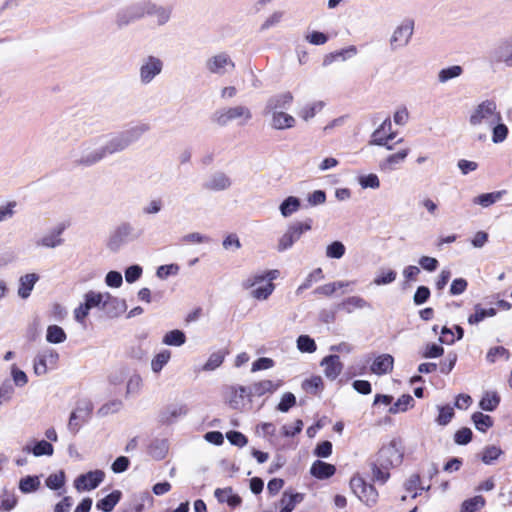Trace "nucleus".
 I'll use <instances>...</instances> for the list:
<instances>
[{
  "mask_svg": "<svg viewBox=\"0 0 512 512\" xmlns=\"http://www.w3.org/2000/svg\"><path fill=\"white\" fill-rule=\"evenodd\" d=\"M280 275L279 270L271 269L257 272L247 277L242 282V287L249 290V295L256 301H266L275 290L273 283Z\"/></svg>",
  "mask_w": 512,
  "mask_h": 512,
  "instance_id": "f257e3e1",
  "label": "nucleus"
},
{
  "mask_svg": "<svg viewBox=\"0 0 512 512\" xmlns=\"http://www.w3.org/2000/svg\"><path fill=\"white\" fill-rule=\"evenodd\" d=\"M148 130V125L141 124L119 133L99 137L105 157L124 151Z\"/></svg>",
  "mask_w": 512,
  "mask_h": 512,
  "instance_id": "f03ea898",
  "label": "nucleus"
},
{
  "mask_svg": "<svg viewBox=\"0 0 512 512\" xmlns=\"http://www.w3.org/2000/svg\"><path fill=\"white\" fill-rule=\"evenodd\" d=\"M498 120H502V115L497 104L493 100H484L471 110L468 121L474 129L481 130L483 127L488 128L495 124Z\"/></svg>",
  "mask_w": 512,
  "mask_h": 512,
  "instance_id": "7ed1b4c3",
  "label": "nucleus"
},
{
  "mask_svg": "<svg viewBox=\"0 0 512 512\" xmlns=\"http://www.w3.org/2000/svg\"><path fill=\"white\" fill-rule=\"evenodd\" d=\"M404 446L402 440L394 438L384 444L377 453V463L384 469L399 466L403 461Z\"/></svg>",
  "mask_w": 512,
  "mask_h": 512,
  "instance_id": "20e7f679",
  "label": "nucleus"
},
{
  "mask_svg": "<svg viewBox=\"0 0 512 512\" xmlns=\"http://www.w3.org/2000/svg\"><path fill=\"white\" fill-rule=\"evenodd\" d=\"M74 157L75 163L84 167H90L101 162L106 157L100 138H93L82 143Z\"/></svg>",
  "mask_w": 512,
  "mask_h": 512,
  "instance_id": "39448f33",
  "label": "nucleus"
},
{
  "mask_svg": "<svg viewBox=\"0 0 512 512\" xmlns=\"http://www.w3.org/2000/svg\"><path fill=\"white\" fill-rule=\"evenodd\" d=\"M252 118L250 109L246 106L238 105L217 110L212 121L219 126H226L232 121H237L239 125L247 124Z\"/></svg>",
  "mask_w": 512,
  "mask_h": 512,
  "instance_id": "423d86ee",
  "label": "nucleus"
},
{
  "mask_svg": "<svg viewBox=\"0 0 512 512\" xmlns=\"http://www.w3.org/2000/svg\"><path fill=\"white\" fill-rule=\"evenodd\" d=\"M93 408V404L89 399H78L70 413L68 429L73 433H78L81 427L91 419Z\"/></svg>",
  "mask_w": 512,
  "mask_h": 512,
  "instance_id": "0eeeda50",
  "label": "nucleus"
},
{
  "mask_svg": "<svg viewBox=\"0 0 512 512\" xmlns=\"http://www.w3.org/2000/svg\"><path fill=\"white\" fill-rule=\"evenodd\" d=\"M59 354L52 348H43L39 350L33 358L32 367L36 376H44L49 371L57 368Z\"/></svg>",
  "mask_w": 512,
  "mask_h": 512,
  "instance_id": "6e6552de",
  "label": "nucleus"
},
{
  "mask_svg": "<svg viewBox=\"0 0 512 512\" xmlns=\"http://www.w3.org/2000/svg\"><path fill=\"white\" fill-rule=\"evenodd\" d=\"M311 229L310 221L297 222L290 225L285 233L279 238L277 250L280 252L286 251L293 246V244L300 239L301 235Z\"/></svg>",
  "mask_w": 512,
  "mask_h": 512,
  "instance_id": "1a4fd4ad",
  "label": "nucleus"
},
{
  "mask_svg": "<svg viewBox=\"0 0 512 512\" xmlns=\"http://www.w3.org/2000/svg\"><path fill=\"white\" fill-rule=\"evenodd\" d=\"M350 488L353 493L367 506H373L378 498L376 489L367 484L360 476H354L350 480Z\"/></svg>",
  "mask_w": 512,
  "mask_h": 512,
  "instance_id": "9d476101",
  "label": "nucleus"
},
{
  "mask_svg": "<svg viewBox=\"0 0 512 512\" xmlns=\"http://www.w3.org/2000/svg\"><path fill=\"white\" fill-rule=\"evenodd\" d=\"M206 69L217 75H224L232 71L235 67L233 60L226 53H218L209 57L206 61Z\"/></svg>",
  "mask_w": 512,
  "mask_h": 512,
  "instance_id": "9b49d317",
  "label": "nucleus"
},
{
  "mask_svg": "<svg viewBox=\"0 0 512 512\" xmlns=\"http://www.w3.org/2000/svg\"><path fill=\"white\" fill-rule=\"evenodd\" d=\"M105 473L102 470H93L79 475L74 480V487L77 491H91L97 488L104 480Z\"/></svg>",
  "mask_w": 512,
  "mask_h": 512,
  "instance_id": "f8f14e48",
  "label": "nucleus"
},
{
  "mask_svg": "<svg viewBox=\"0 0 512 512\" xmlns=\"http://www.w3.org/2000/svg\"><path fill=\"white\" fill-rule=\"evenodd\" d=\"M162 68L163 62L159 58L150 56L144 59L139 69L141 83H150L156 76L161 73Z\"/></svg>",
  "mask_w": 512,
  "mask_h": 512,
  "instance_id": "ddd939ff",
  "label": "nucleus"
},
{
  "mask_svg": "<svg viewBox=\"0 0 512 512\" xmlns=\"http://www.w3.org/2000/svg\"><path fill=\"white\" fill-rule=\"evenodd\" d=\"M84 301L88 304L90 309L99 308L105 310L108 306L114 305L118 299L109 292L91 290L84 295Z\"/></svg>",
  "mask_w": 512,
  "mask_h": 512,
  "instance_id": "4468645a",
  "label": "nucleus"
},
{
  "mask_svg": "<svg viewBox=\"0 0 512 512\" xmlns=\"http://www.w3.org/2000/svg\"><path fill=\"white\" fill-rule=\"evenodd\" d=\"M395 138V133L392 129L391 121L386 119L381 125L373 132L371 143L378 146H383L388 150L393 147L389 145V141Z\"/></svg>",
  "mask_w": 512,
  "mask_h": 512,
  "instance_id": "2eb2a0df",
  "label": "nucleus"
},
{
  "mask_svg": "<svg viewBox=\"0 0 512 512\" xmlns=\"http://www.w3.org/2000/svg\"><path fill=\"white\" fill-rule=\"evenodd\" d=\"M265 115L269 117L270 126L276 130H286L295 127L296 119L285 110L268 111Z\"/></svg>",
  "mask_w": 512,
  "mask_h": 512,
  "instance_id": "dca6fc26",
  "label": "nucleus"
},
{
  "mask_svg": "<svg viewBox=\"0 0 512 512\" xmlns=\"http://www.w3.org/2000/svg\"><path fill=\"white\" fill-rule=\"evenodd\" d=\"M63 228H55L42 234L35 240L36 248L55 249L64 242L62 238Z\"/></svg>",
  "mask_w": 512,
  "mask_h": 512,
  "instance_id": "f3484780",
  "label": "nucleus"
},
{
  "mask_svg": "<svg viewBox=\"0 0 512 512\" xmlns=\"http://www.w3.org/2000/svg\"><path fill=\"white\" fill-rule=\"evenodd\" d=\"M320 366L323 368L325 377L329 380H335L342 373L344 367L340 357L336 354L325 356L321 360Z\"/></svg>",
  "mask_w": 512,
  "mask_h": 512,
  "instance_id": "a211bd4d",
  "label": "nucleus"
},
{
  "mask_svg": "<svg viewBox=\"0 0 512 512\" xmlns=\"http://www.w3.org/2000/svg\"><path fill=\"white\" fill-rule=\"evenodd\" d=\"M293 99L294 97L291 92H282L274 95L268 99L265 112L286 110L292 105Z\"/></svg>",
  "mask_w": 512,
  "mask_h": 512,
  "instance_id": "6ab92c4d",
  "label": "nucleus"
},
{
  "mask_svg": "<svg viewBox=\"0 0 512 512\" xmlns=\"http://www.w3.org/2000/svg\"><path fill=\"white\" fill-rule=\"evenodd\" d=\"M410 153V149L408 147L402 148L396 153L388 155L385 159H383L380 164L379 168L382 171H393L398 166H400L402 163L405 162L406 158L408 157Z\"/></svg>",
  "mask_w": 512,
  "mask_h": 512,
  "instance_id": "aec40b11",
  "label": "nucleus"
},
{
  "mask_svg": "<svg viewBox=\"0 0 512 512\" xmlns=\"http://www.w3.org/2000/svg\"><path fill=\"white\" fill-rule=\"evenodd\" d=\"M394 358L390 354H380L374 358L370 370L373 374L384 375L393 370Z\"/></svg>",
  "mask_w": 512,
  "mask_h": 512,
  "instance_id": "412c9836",
  "label": "nucleus"
},
{
  "mask_svg": "<svg viewBox=\"0 0 512 512\" xmlns=\"http://www.w3.org/2000/svg\"><path fill=\"white\" fill-rule=\"evenodd\" d=\"M38 280L39 276L36 273H27L22 275L18 280L17 295L21 299H27L30 297Z\"/></svg>",
  "mask_w": 512,
  "mask_h": 512,
  "instance_id": "4be33fe9",
  "label": "nucleus"
},
{
  "mask_svg": "<svg viewBox=\"0 0 512 512\" xmlns=\"http://www.w3.org/2000/svg\"><path fill=\"white\" fill-rule=\"evenodd\" d=\"M282 385L281 381L274 382L272 380H261L252 384L250 388V396H263L267 393L275 392Z\"/></svg>",
  "mask_w": 512,
  "mask_h": 512,
  "instance_id": "5701e85b",
  "label": "nucleus"
},
{
  "mask_svg": "<svg viewBox=\"0 0 512 512\" xmlns=\"http://www.w3.org/2000/svg\"><path fill=\"white\" fill-rule=\"evenodd\" d=\"M335 471L334 465L320 460L315 461L310 468L311 475L318 479H327L333 476Z\"/></svg>",
  "mask_w": 512,
  "mask_h": 512,
  "instance_id": "b1692460",
  "label": "nucleus"
},
{
  "mask_svg": "<svg viewBox=\"0 0 512 512\" xmlns=\"http://www.w3.org/2000/svg\"><path fill=\"white\" fill-rule=\"evenodd\" d=\"M214 496L220 503H227L232 508L241 504V498L234 494L232 488L229 487L216 489Z\"/></svg>",
  "mask_w": 512,
  "mask_h": 512,
  "instance_id": "393cba45",
  "label": "nucleus"
},
{
  "mask_svg": "<svg viewBox=\"0 0 512 512\" xmlns=\"http://www.w3.org/2000/svg\"><path fill=\"white\" fill-rule=\"evenodd\" d=\"M231 184L232 182L227 175L223 173H216L209 178L205 186L207 189L212 191H223L228 189Z\"/></svg>",
  "mask_w": 512,
  "mask_h": 512,
  "instance_id": "a878e982",
  "label": "nucleus"
},
{
  "mask_svg": "<svg viewBox=\"0 0 512 512\" xmlns=\"http://www.w3.org/2000/svg\"><path fill=\"white\" fill-rule=\"evenodd\" d=\"M172 356V353L168 349H162L156 353L151 359V370L155 374H159L162 369L168 364Z\"/></svg>",
  "mask_w": 512,
  "mask_h": 512,
  "instance_id": "bb28decb",
  "label": "nucleus"
},
{
  "mask_svg": "<svg viewBox=\"0 0 512 512\" xmlns=\"http://www.w3.org/2000/svg\"><path fill=\"white\" fill-rule=\"evenodd\" d=\"M250 397L247 388L243 386L231 387L229 395V404L234 409H239L243 406L244 399Z\"/></svg>",
  "mask_w": 512,
  "mask_h": 512,
  "instance_id": "cd10ccee",
  "label": "nucleus"
},
{
  "mask_svg": "<svg viewBox=\"0 0 512 512\" xmlns=\"http://www.w3.org/2000/svg\"><path fill=\"white\" fill-rule=\"evenodd\" d=\"M300 207V199L295 196H289L281 202L279 211L283 217L287 218L296 213Z\"/></svg>",
  "mask_w": 512,
  "mask_h": 512,
  "instance_id": "c85d7f7f",
  "label": "nucleus"
},
{
  "mask_svg": "<svg viewBox=\"0 0 512 512\" xmlns=\"http://www.w3.org/2000/svg\"><path fill=\"white\" fill-rule=\"evenodd\" d=\"M463 73V68L460 65H452L442 68L437 75L438 82L445 84L450 80L460 77Z\"/></svg>",
  "mask_w": 512,
  "mask_h": 512,
  "instance_id": "c756f323",
  "label": "nucleus"
},
{
  "mask_svg": "<svg viewBox=\"0 0 512 512\" xmlns=\"http://www.w3.org/2000/svg\"><path fill=\"white\" fill-rule=\"evenodd\" d=\"M45 338L50 344H61L66 341L67 335L62 327L54 324L47 327Z\"/></svg>",
  "mask_w": 512,
  "mask_h": 512,
  "instance_id": "7c9ffc66",
  "label": "nucleus"
},
{
  "mask_svg": "<svg viewBox=\"0 0 512 512\" xmlns=\"http://www.w3.org/2000/svg\"><path fill=\"white\" fill-rule=\"evenodd\" d=\"M488 129H491L492 131L491 141L494 144L503 143L508 137V127L502 122V120H498L495 124L489 126Z\"/></svg>",
  "mask_w": 512,
  "mask_h": 512,
  "instance_id": "2f4dec72",
  "label": "nucleus"
},
{
  "mask_svg": "<svg viewBox=\"0 0 512 512\" xmlns=\"http://www.w3.org/2000/svg\"><path fill=\"white\" fill-rule=\"evenodd\" d=\"M186 342V335L179 329L168 331L162 338V343L167 346L180 347Z\"/></svg>",
  "mask_w": 512,
  "mask_h": 512,
  "instance_id": "473e14b6",
  "label": "nucleus"
},
{
  "mask_svg": "<svg viewBox=\"0 0 512 512\" xmlns=\"http://www.w3.org/2000/svg\"><path fill=\"white\" fill-rule=\"evenodd\" d=\"M121 498V492L118 490L113 491L103 499L99 500L96 504L97 509L103 512H110L114 509Z\"/></svg>",
  "mask_w": 512,
  "mask_h": 512,
  "instance_id": "72a5a7b5",
  "label": "nucleus"
},
{
  "mask_svg": "<svg viewBox=\"0 0 512 512\" xmlns=\"http://www.w3.org/2000/svg\"><path fill=\"white\" fill-rule=\"evenodd\" d=\"M324 107V103L322 101H314L304 105L300 111L299 116L304 121H309L314 118Z\"/></svg>",
  "mask_w": 512,
  "mask_h": 512,
  "instance_id": "f704fd0d",
  "label": "nucleus"
},
{
  "mask_svg": "<svg viewBox=\"0 0 512 512\" xmlns=\"http://www.w3.org/2000/svg\"><path fill=\"white\" fill-rule=\"evenodd\" d=\"M504 194L505 191H496L491 193L480 194L473 199V203L486 208L499 201Z\"/></svg>",
  "mask_w": 512,
  "mask_h": 512,
  "instance_id": "c9c22d12",
  "label": "nucleus"
},
{
  "mask_svg": "<svg viewBox=\"0 0 512 512\" xmlns=\"http://www.w3.org/2000/svg\"><path fill=\"white\" fill-rule=\"evenodd\" d=\"M428 488L421 485L420 477L417 474L411 475L405 482V490L411 498H416L423 490Z\"/></svg>",
  "mask_w": 512,
  "mask_h": 512,
  "instance_id": "e433bc0d",
  "label": "nucleus"
},
{
  "mask_svg": "<svg viewBox=\"0 0 512 512\" xmlns=\"http://www.w3.org/2000/svg\"><path fill=\"white\" fill-rule=\"evenodd\" d=\"M500 403V397L496 392H485L479 402V407L484 411H494Z\"/></svg>",
  "mask_w": 512,
  "mask_h": 512,
  "instance_id": "4c0bfd02",
  "label": "nucleus"
},
{
  "mask_svg": "<svg viewBox=\"0 0 512 512\" xmlns=\"http://www.w3.org/2000/svg\"><path fill=\"white\" fill-rule=\"evenodd\" d=\"M342 307L348 312L352 313L355 310L370 307V304L360 296H350L342 302Z\"/></svg>",
  "mask_w": 512,
  "mask_h": 512,
  "instance_id": "58836bf2",
  "label": "nucleus"
},
{
  "mask_svg": "<svg viewBox=\"0 0 512 512\" xmlns=\"http://www.w3.org/2000/svg\"><path fill=\"white\" fill-rule=\"evenodd\" d=\"M41 482L39 476H26L19 481V490L24 493H32L40 488Z\"/></svg>",
  "mask_w": 512,
  "mask_h": 512,
  "instance_id": "ea45409f",
  "label": "nucleus"
},
{
  "mask_svg": "<svg viewBox=\"0 0 512 512\" xmlns=\"http://www.w3.org/2000/svg\"><path fill=\"white\" fill-rule=\"evenodd\" d=\"M397 273L392 269H380L373 279V284L383 286L393 283L396 280Z\"/></svg>",
  "mask_w": 512,
  "mask_h": 512,
  "instance_id": "a19ab883",
  "label": "nucleus"
},
{
  "mask_svg": "<svg viewBox=\"0 0 512 512\" xmlns=\"http://www.w3.org/2000/svg\"><path fill=\"white\" fill-rule=\"evenodd\" d=\"M414 405V399L411 395H402L398 400L389 408V413L397 414L405 412Z\"/></svg>",
  "mask_w": 512,
  "mask_h": 512,
  "instance_id": "79ce46f5",
  "label": "nucleus"
},
{
  "mask_svg": "<svg viewBox=\"0 0 512 512\" xmlns=\"http://www.w3.org/2000/svg\"><path fill=\"white\" fill-rule=\"evenodd\" d=\"M226 352L216 351L209 355L207 361L202 367L203 371H214L220 367L225 359Z\"/></svg>",
  "mask_w": 512,
  "mask_h": 512,
  "instance_id": "37998d69",
  "label": "nucleus"
},
{
  "mask_svg": "<svg viewBox=\"0 0 512 512\" xmlns=\"http://www.w3.org/2000/svg\"><path fill=\"white\" fill-rule=\"evenodd\" d=\"M471 419L476 429L481 432H486L493 425L492 418L489 415L483 414L481 412L473 413Z\"/></svg>",
  "mask_w": 512,
  "mask_h": 512,
  "instance_id": "c03bdc74",
  "label": "nucleus"
},
{
  "mask_svg": "<svg viewBox=\"0 0 512 512\" xmlns=\"http://www.w3.org/2000/svg\"><path fill=\"white\" fill-rule=\"evenodd\" d=\"M303 496L299 493L287 494L284 493L281 499V510L280 512H292L295 505L302 501Z\"/></svg>",
  "mask_w": 512,
  "mask_h": 512,
  "instance_id": "a18cd8bd",
  "label": "nucleus"
},
{
  "mask_svg": "<svg viewBox=\"0 0 512 512\" xmlns=\"http://www.w3.org/2000/svg\"><path fill=\"white\" fill-rule=\"evenodd\" d=\"M16 201H6L0 204V224L11 220L16 214Z\"/></svg>",
  "mask_w": 512,
  "mask_h": 512,
  "instance_id": "49530a36",
  "label": "nucleus"
},
{
  "mask_svg": "<svg viewBox=\"0 0 512 512\" xmlns=\"http://www.w3.org/2000/svg\"><path fill=\"white\" fill-rule=\"evenodd\" d=\"M485 506V499L480 496H474L473 498L465 500L461 505L460 512H477Z\"/></svg>",
  "mask_w": 512,
  "mask_h": 512,
  "instance_id": "de8ad7c7",
  "label": "nucleus"
},
{
  "mask_svg": "<svg viewBox=\"0 0 512 512\" xmlns=\"http://www.w3.org/2000/svg\"><path fill=\"white\" fill-rule=\"evenodd\" d=\"M297 349L302 353H314L317 345L310 336L300 335L296 340Z\"/></svg>",
  "mask_w": 512,
  "mask_h": 512,
  "instance_id": "09e8293b",
  "label": "nucleus"
},
{
  "mask_svg": "<svg viewBox=\"0 0 512 512\" xmlns=\"http://www.w3.org/2000/svg\"><path fill=\"white\" fill-rule=\"evenodd\" d=\"M65 482L66 476L64 471L61 470L56 473L50 474L47 477L45 484L51 490H58L64 486Z\"/></svg>",
  "mask_w": 512,
  "mask_h": 512,
  "instance_id": "8fccbe9b",
  "label": "nucleus"
},
{
  "mask_svg": "<svg viewBox=\"0 0 512 512\" xmlns=\"http://www.w3.org/2000/svg\"><path fill=\"white\" fill-rule=\"evenodd\" d=\"M26 450L28 452L31 451L33 453V455L36 457L43 456V455L51 456L54 451L53 446L45 440L39 441L31 449L29 447H27Z\"/></svg>",
  "mask_w": 512,
  "mask_h": 512,
  "instance_id": "3c124183",
  "label": "nucleus"
},
{
  "mask_svg": "<svg viewBox=\"0 0 512 512\" xmlns=\"http://www.w3.org/2000/svg\"><path fill=\"white\" fill-rule=\"evenodd\" d=\"M358 183L363 189H378L380 187V179L374 173L359 176Z\"/></svg>",
  "mask_w": 512,
  "mask_h": 512,
  "instance_id": "603ef678",
  "label": "nucleus"
},
{
  "mask_svg": "<svg viewBox=\"0 0 512 512\" xmlns=\"http://www.w3.org/2000/svg\"><path fill=\"white\" fill-rule=\"evenodd\" d=\"M302 388L308 393L316 394L323 388V380L321 376H312L303 382Z\"/></svg>",
  "mask_w": 512,
  "mask_h": 512,
  "instance_id": "864d4df0",
  "label": "nucleus"
},
{
  "mask_svg": "<svg viewBox=\"0 0 512 512\" xmlns=\"http://www.w3.org/2000/svg\"><path fill=\"white\" fill-rule=\"evenodd\" d=\"M10 375L17 387H24L28 383L27 374L21 370L16 364L11 365Z\"/></svg>",
  "mask_w": 512,
  "mask_h": 512,
  "instance_id": "5fc2aeb1",
  "label": "nucleus"
},
{
  "mask_svg": "<svg viewBox=\"0 0 512 512\" xmlns=\"http://www.w3.org/2000/svg\"><path fill=\"white\" fill-rule=\"evenodd\" d=\"M346 248L340 241H334L326 247V256L332 259H340L345 254Z\"/></svg>",
  "mask_w": 512,
  "mask_h": 512,
  "instance_id": "6e6d98bb",
  "label": "nucleus"
},
{
  "mask_svg": "<svg viewBox=\"0 0 512 512\" xmlns=\"http://www.w3.org/2000/svg\"><path fill=\"white\" fill-rule=\"evenodd\" d=\"M502 454V450L497 446H488L482 452V461L483 463L490 465L493 461L497 460L499 456Z\"/></svg>",
  "mask_w": 512,
  "mask_h": 512,
  "instance_id": "4d7b16f0",
  "label": "nucleus"
},
{
  "mask_svg": "<svg viewBox=\"0 0 512 512\" xmlns=\"http://www.w3.org/2000/svg\"><path fill=\"white\" fill-rule=\"evenodd\" d=\"M296 404V397L291 392H286L281 396V399L277 405V410L286 413Z\"/></svg>",
  "mask_w": 512,
  "mask_h": 512,
  "instance_id": "13d9d810",
  "label": "nucleus"
},
{
  "mask_svg": "<svg viewBox=\"0 0 512 512\" xmlns=\"http://www.w3.org/2000/svg\"><path fill=\"white\" fill-rule=\"evenodd\" d=\"M439 415L436 418V422L439 425H447L454 416L453 408L449 405L438 407Z\"/></svg>",
  "mask_w": 512,
  "mask_h": 512,
  "instance_id": "bf43d9fd",
  "label": "nucleus"
},
{
  "mask_svg": "<svg viewBox=\"0 0 512 512\" xmlns=\"http://www.w3.org/2000/svg\"><path fill=\"white\" fill-rule=\"evenodd\" d=\"M323 278V272L321 268H317L313 270L309 275L305 278L303 283L298 287V291H302L308 289L312 286L313 283L320 281Z\"/></svg>",
  "mask_w": 512,
  "mask_h": 512,
  "instance_id": "052dcab7",
  "label": "nucleus"
},
{
  "mask_svg": "<svg viewBox=\"0 0 512 512\" xmlns=\"http://www.w3.org/2000/svg\"><path fill=\"white\" fill-rule=\"evenodd\" d=\"M105 284L110 288H119L123 284L122 274L118 271H109L105 276Z\"/></svg>",
  "mask_w": 512,
  "mask_h": 512,
  "instance_id": "680f3d73",
  "label": "nucleus"
},
{
  "mask_svg": "<svg viewBox=\"0 0 512 512\" xmlns=\"http://www.w3.org/2000/svg\"><path fill=\"white\" fill-rule=\"evenodd\" d=\"M409 34H392L389 38V44L393 50L402 48L408 44Z\"/></svg>",
  "mask_w": 512,
  "mask_h": 512,
  "instance_id": "e2e57ef3",
  "label": "nucleus"
},
{
  "mask_svg": "<svg viewBox=\"0 0 512 512\" xmlns=\"http://www.w3.org/2000/svg\"><path fill=\"white\" fill-rule=\"evenodd\" d=\"M133 237V227L130 224L124 223L117 227L114 238L120 241H125Z\"/></svg>",
  "mask_w": 512,
  "mask_h": 512,
  "instance_id": "0e129e2a",
  "label": "nucleus"
},
{
  "mask_svg": "<svg viewBox=\"0 0 512 512\" xmlns=\"http://www.w3.org/2000/svg\"><path fill=\"white\" fill-rule=\"evenodd\" d=\"M142 386V378L138 374L132 375L126 385V393L127 394H136L140 391Z\"/></svg>",
  "mask_w": 512,
  "mask_h": 512,
  "instance_id": "69168bd1",
  "label": "nucleus"
},
{
  "mask_svg": "<svg viewBox=\"0 0 512 512\" xmlns=\"http://www.w3.org/2000/svg\"><path fill=\"white\" fill-rule=\"evenodd\" d=\"M142 273H143V269L141 266H139V265L129 266L125 270V280H126V282H128L130 284L134 283L142 276Z\"/></svg>",
  "mask_w": 512,
  "mask_h": 512,
  "instance_id": "338daca9",
  "label": "nucleus"
},
{
  "mask_svg": "<svg viewBox=\"0 0 512 512\" xmlns=\"http://www.w3.org/2000/svg\"><path fill=\"white\" fill-rule=\"evenodd\" d=\"M418 263L422 269L428 272H434L439 265L438 260L430 256H421Z\"/></svg>",
  "mask_w": 512,
  "mask_h": 512,
  "instance_id": "774afa93",
  "label": "nucleus"
}]
</instances>
